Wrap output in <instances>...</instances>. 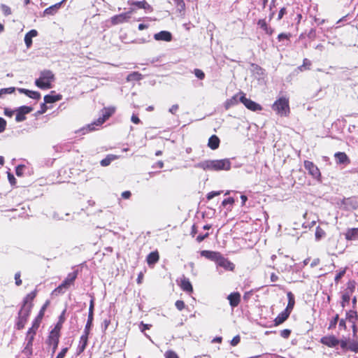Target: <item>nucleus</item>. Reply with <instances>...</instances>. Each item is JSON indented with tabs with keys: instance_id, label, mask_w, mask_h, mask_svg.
<instances>
[{
	"instance_id": "nucleus-1",
	"label": "nucleus",
	"mask_w": 358,
	"mask_h": 358,
	"mask_svg": "<svg viewBox=\"0 0 358 358\" xmlns=\"http://www.w3.org/2000/svg\"><path fill=\"white\" fill-rule=\"evenodd\" d=\"M194 167L204 171H229L231 169V162L228 159L206 160L196 164Z\"/></svg>"
},
{
	"instance_id": "nucleus-2",
	"label": "nucleus",
	"mask_w": 358,
	"mask_h": 358,
	"mask_svg": "<svg viewBox=\"0 0 358 358\" xmlns=\"http://www.w3.org/2000/svg\"><path fill=\"white\" fill-rule=\"evenodd\" d=\"M115 107L104 108L101 110V117H99L96 120L88 124L86 127L82 128L80 131L83 132V134H85L88 131L95 130V126H101L115 113Z\"/></svg>"
},
{
	"instance_id": "nucleus-3",
	"label": "nucleus",
	"mask_w": 358,
	"mask_h": 358,
	"mask_svg": "<svg viewBox=\"0 0 358 358\" xmlns=\"http://www.w3.org/2000/svg\"><path fill=\"white\" fill-rule=\"evenodd\" d=\"M278 115L280 116H288L290 112L289 99L285 96L278 98L271 106Z\"/></svg>"
},
{
	"instance_id": "nucleus-4",
	"label": "nucleus",
	"mask_w": 358,
	"mask_h": 358,
	"mask_svg": "<svg viewBox=\"0 0 358 358\" xmlns=\"http://www.w3.org/2000/svg\"><path fill=\"white\" fill-rule=\"evenodd\" d=\"M54 80V74L49 70L41 72L39 78L35 80V85L42 89L47 90L52 87L51 82Z\"/></svg>"
},
{
	"instance_id": "nucleus-5",
	"label": "nucleus",
	"mask_w": 358,
	"mask_h": 358,
	"mask_svg": "<svg viewBox=\"0 0 358 358\" xmlns=\"http://www.w3.org/2000/svg\"><path fill=\"white\" fill-rule=\"evenodd\" d=\"M33 304H29V306H22L18 313V318L16 323L17 329H22L24 328L27 318L31 310Z\"/></svg>"
},
{
	"instance_id": "nucleus-6",
	"label": "nucleus",
	"mask_w": 358,
	"mask_h": 358,
	"mask_svg": "<svg viewBox=\"0 0 358 358\" xmlns=\"http://www.w3.org/2000/svg\"><path fill=\"white\" fill-rule=\"evenodd\" d=\"M78 273L77 271H73L68 274L66 279L62 282V283L59 285L55 290L54 292L58 294H63L65 291L69 289V287L73 284L75 280L77 278Z\"/></svg>"
},
{
	"instance_id": "nucleus-7",
	"label": "nucleus",
	"mask_w": 358,
	"mask_h": 358,
	"mask_svg": "<svg viewBox=\"0 0 358 358\" xmlns=\"http://www.w3.org/2000/svg\"><path fill=\"white\" fill-rule=\"evenodd\" d=\"M59 338V328L58 325L53 329L48 336V344L52 347V354L53 355L58 346Z\"/></svg>"
},
{
	"instance_id": "nucleus-8",
	"label": "nucleus",
	"mask_w": 358,
	"mask_h": 358,
	"mask_svg": "<svg viewBox=\"0 0 358 358\" xmlns=\"http://www.w3.org/2000/svg\"><path fill=\"white\" fill-rule=\"evenodd\" d=\"M133 12L134 8H131L128 12L114 15L111 17L110 22L114 25L127 22L131 18Z\"/></svg>"
},
{
	"instance_id": "nucleus-9",
	"label": "nucleus",
	"mask_w": 358,
	"mask_h": 358,
	"mask_svg": "<svg viewBox=\"0 0 358 358\" xmlns=\"http://www.w3.org/2000/svg\"><path fill=\"white\" fill-rule=\"evenodd\" d=\"M239 100L240 102H241L248 109L252 111H258L262 109V106L259 103L246 98L244 94H242Z\"/></svg>"
},
{
	"instance_id": "nucleus-10",
	"label": "nucleus",
	"mask_w": 358,
	"mask_h": 358,
	"mask_svg": "<svg viewBox=\"0 0 358 358\" xmlns=\"http://www.w3.org/2000/svg\"><path fill=\"white\" fill-rule=\"evenodd\" d=\"M304 167L308 171V173L312 176L313 178L320 180L321 173L316 165L312 162L306 160L304 162Z\"/></svg>"
},
{
	"instance_id": "nucleus-11",
	"label": "nucleus",
	"mask_w": 358,
	"mask_h": 358,
	"mask_svg": "<svg viewBox=\"0 0 358 358\" xmlns=\"http://www.w3.org/2000/svg\"><path fill=\"white\" fill-rule=\"evenodd\" d=\"M294 266V259L288 256L282 257L278 265L281 271H289Z\"/></svg>"
},
{
	"instance_id": "nucleus-12",
	"label": "nucleus",
	"mask_w": 358,
	"mask_h": 358,
	"mask_svg": "<svg viewBox=\"0 0 358 358\" xmlns=\"http://www.w3.org/2000/svg\"><path fill=\"white\" fill-rule=\"evenodd\" d=\"M33 108L30 106H20L17 110V113L15 116V120L17 122H22L25 120L26 117L25 115L31 113L32 111Z\"/></svg>"
},
{
	"instance_id": "nucleus-13",
	"label": "nucleus",
	"mask_w": 358,
	"mask_h": 358,
	"mask_svg": "<svg viewBox=\"0 0 358 358\" xmlns=\"http://www.w3.org/2000/svg\"><path fill=\"white\" fill-rule=\"evenodd\" d=\"M320 343L329 348H334L338 345L340 341L335 336H327L321 338Z\"/></svg>"
},
{
	"instance_id": "nucleus-14",
	"label": "nucleus",
	"mask_w": 358,
	"mask_h": 358,
	"mask_svg": "<svg viewBox=\"0 0 358 358\" xmlns=\"http://www.w3.org/2000/svg\"><path fill=\"white\" fill-rule=\"evenodd\" d=\"M216 264L217 266L223 267L226 270L233 271L234 268V264L227 259L224 258L222 255L219 257Z\"/></svg>"
},
{
	"instance_id": "nucleus-15",
	"label": "nucleus",
	"mask_w": 358,
	"mask_h": 358,
	"mask_svg": "<svg viewBox=\"0 0 358 358\" xmlns=\"http://www.w3.org/2000/svg\"><path fill=\"white\" fill-rule=\"evenodd\" d=\"M156 41H171L172 40V34L168 31H161L154 35Z\"/></svg>"
},
{
	"instance_id": "nucleus-16",
	"label": "nucleus",
	"mask_w": 358,
	"mask_h": 358,
	"mask_svg": "<svg viewBox=\"0 0 358 358\" xmlns=\"http://www.w3.org/2000/svg\"><path fill=\"white\" fill-rule=\"evenodd\" d=\"M227 299L229 301V304L232 308H235L238 306L241 301V294L238 292L231 293L228 296Z\"/></svg>"
},
{
	"instance_id": "nucleus-17",
	"label": "nucleus",
	"mask_w": 358,
	"mask_h": 358,
	"mask_svg": "<svg viewBox=\"0 0 358 358\" xmlns=\"http://www.w3.org/2000/svg\"><path fill=\"white\" fill-rule=\"evenodd\" d=\"M201 255L217 263L221 254L214 251L203 250L201 252Z\"/></svg>"
},
{
	"instance_id": "nucleus-18",
	"label": "nucleus",
	"mask_w": 358,
	"mask_h": 358,
	"mask_svg": "<svg viewBox=\"0 0 358 358\" xmlns=\"http://www.w3.org/2000/svg\"><path fill=\"white\" fill-rule=\"evenodd\" d=\"M38 35V31L36 29H31L25 34L24 43L26 46L29 48L32 45V38Z\"/></svg>"
},
{
	"instance_id": "nucleus-19",
	"label": "nucleus",
	"mask_w": 358,
	"mask_h": 358,
	"mask_svg": "<svg viewBox=\"0 0 358 358\" xmlns=\"http://www.w3.org/2000/svg\"><path fill=\"white\" fill-rule=\"evenodd\" d=\"M334 157L337 164H347L350 163V159L345 152H336Z\"/></svg>"
},
{
	"instance_id": "nucleus-20",
	"label": "nucleus",
	"mask_w": 358,
	"mask_h": 358,
	"mask_svg": "<svg viewBox=\"0 0 358 358\" xmlns=\"http://www.w3.org/2000/svg\"><path fill=\"white\" fill-rule=\"evenodd\" d=\"M180 286L185 292H192L193 291V287L189 280L185 277L181 278Z\"/></svg>"
},
{
	"instance_id": "nucleus-21",
	"label": "nucleus",
	"mask_w": 358,
	"mask_h": 358,
	"mask_svg": "<svg viewBox=\"0 0 358 358\" xmlns=\"http://www.w3.org/2000/svg\"><path fill=\"white\" fill-rule=\"evenodd\" d=\"M66 0H62L59 3H57L48 8H47L46 9H45L44 10V14L45 15H53L54 14L56 13V12L60 8L62 4L63 3H64Z\"/></svg>"
},
{
	"instance_id": "nucleus-22",
	"label": "nucleus",
	"mask_w": 358,
	"mask_h": 358,
	"mask_svg": "<svg viewBox=\"0 0 358 358\" xmlns=\"http://www.w3.org/2000/svg\"><path fill=\"white\" fill-rule=\"evenodd\" d=\"M129 3L130 5H132V6H136V7H138V8H143L145 9V10H148L150 12L152 11V8L151 7V6L148 3L145 1H133L131 2H129Z\"/></svg>"
},
{
	"instance_id": "nucleus-23",
	"label": "nucleus",
	"mask_w": 358,
	"mask_h": 358,
	"mask_svg": "<svg viewBox=\"0 0 358 358\" xmlns=\"http://www.w3.org/2000/svg\"><path fill=\"white\" fill-rule=\"evenodd\" d=\"M159 259V255L157 251L150 252L147 257V263L149 266H154Z\"/></svg>"
},
{
	"instance_id": "nucleus-24",
	"label": "nucleus",
	"mask_w": 358,
	"mask_h": 358,
	"mask_svg": "<svg viewBox=\"0 0 358 358\" xmlns=\"http://www.w3.org/2000/svg\"><path fill=\"white\" fill-rule=\"evenodd\" d=\"M33 334L26 337L27 344L23 350V352L27 355H31L32 354V345H33Z\"/></svg>"
},
{
	"instance_id": "nucleus-25",
	"label": "nucleus",
	"mask_w": 358,
	"mask_h": 358,
	"mask_svg": "<svg viewBox=\"0 0 358 358\" xmlns=\"http://www.w3.org/2000/svg\"><path fill=\"white\" fill-rule=\"evenodd\" d=\"M289 313L287 312L286 310H283L274 320L275 325L278 326L283 323L289 317Z\"/></svg>"
},
{
	"instance_id": "nucleus-26",
	"label": "nucleus",
	"mask_w": 358,
	"mask_h": 358,
	"mask_svg": "<svg viewBox=\"0 0 358 358\" xmlns=\"http://www.w3.org/2000/svg\"><path fill=\"white\" fill-rule=\"evenodd\" d=\"M347 240H357L358 239V228L348 229L345 234Z\"/></svg>"
},
{
	"instance_id": "nucleus-27",
	"label": "nucleus",
	"mask_w": 358,
	"mask_h": 358,
	"mask_svg": "<svg viewBox=\"0 0 358 358\" xmlns=\"http://www.w3.org/2000/svg\"><path fill=\"white\" fill-rule=\"evenodd\" d=\"M287 299H288V303L287 306V308L285 310L287 312L291 313L292 309L294 308V304H295V299L294 296L291 292H288L287 294Z\"/></svg>"
},
{
	"instance_id": "nucleus-28",
	"label": "nucleus",
	"mask_w": 358,
	"mask_h": 358,
	"mask_svg": "<svg viewBox=\"0 0 358 358\" xmlns=\"http://www.w3.org/2000/svg\"><path fill=\"white\" fill-rule=\"evenodd\" d=\"M220 142L219 138L216 135H213L208 139V145L212 150H215L218 148Z\"/></svg>"
},
{
	"instance_id": "nucleus-29",
	"label": "nucleus",
	"mask_w": 358,
	"mask_h": 358,
	"mask_svg": "<svg viewBox=\"0 0 358 358\" xmlns=\"http://www.w3.org/2000/svg\"><path fill=\"white\" fill-rule=\"evenodd\" d=\"M238 94H236L233 96L231 98L227 99L224 103V107L227 110L230 108L231 107L236 105L240 101Z\"/></svg>"
},
{
	"instance_id": "nucleus-30",
	"label": "nucleus",
	"mask_w": 358,
	"mask_h": 358,
	"mask_svg": "<svg viewBox=\"0 0 358 358\" xmlns=\"http://www.w3.org/2000/svg\"><path fill=\"white\" fill-rule=\"evenodd\" d=\"M62 99V95L60 94H48L44 96V101L47 103H52L58 101Z\"/></svg>"
},
{
	"instance_id": "nucleus-31",
	"label": "nucleus",
	"mask_w": 358,
	"mask_h": 358,
	"mask_svg": "<svg viewBox=\"0 0 358 358\" xmlns=\"http://www.w3.org/2000/svg\"><path fill=\"white\" fill-rule=\"evenodd\" d=\"M346 319L352 324L356 323L358 320L357 311L349 310L346 313Z\"/></svg>"
},
{
	"instance_id": "nucleus-32",
	"label": "nucleus",
	"mask_w": 358,
	"mask_h": 358,
	"mask_svg": "<svg viewBox=\"0 0 358 358\" xmlns=\"http://www.w3.org/2000/svg\"><path fill=\"white\" fill-rule=\"evenodd\" d=\"M36 296V292L33 291L31 293L28 294L26 297L24 299L23 305L22 306H29V304H32L31 301Z\"/></svg>"
},
{
	"instance_id": "nucleus-33",
	"label": "nucleus",
	"mask_w": 358,
	"mask_h": 358,
	"mask_svg": "<svg viewBox=\"0 0 358 358\" xmlns=\"http://www.w3.org/2000/svg\"><path fill=\"white\" fill-rule=\"evenodd\" d=\"M117 159V157L113 155H108L105 159H102L100 162L102 166H108L111 162L114 159Z\"/></svg>"
},
{
	"instance_id": "nucleus-34",
	"label": "nucleus",
	"mask_w": 358,
	"mask_h": 358,
	"mask_svg": "<svg viewBox=\"0 0 358 358\" xmlns=\"http://www.w3.org/2000/svg\"><path fill=\"white\" fill-rule=\"evenodd\" d=\"M48 304H49V301H47L45 302V303L42 306V308H41V309L38 316L34 320V321H38V325L40 324V322H41V320H42V318H43V317L44 315V312H45L47 306H48Z\"/></svg>"
},
{
	"instance_id": "nucleus-35",
	"label": "nucleus",
	"mask_w": 358,
	"mask_h": 358,
	"mask_svg": "<svg viewBox=\"0 0 358 358\" xmlns=\"http://www.w3.org/2000/svg\"><path fill=\"white\" fill-rule=\"evenodd\" d=\"M355 281H349L347 284V288L344 291V293L352 295L355 289Z\"/></svg>"
},
{
	"instance_id": "nucleus-36",
	"label": "nucleus",
	"mask_w": 358,
	"mask_h": 358,
	"mask_svg": "<svg viewBox=\"0 0 358 358\" xmlns=\"http://www.w3.org/2000/svg\"><path fill=\"white\" fill-rule=\"evenodd\" d=\"M39 327V325L38 324V321H34L32 324V327L29 329L27 331V336H31L33 334V338H34V336L36 334V331Z\"/></svg>"
},
{
	"instance_id": "nucleus-37",
	"label": "nucleus",
	"mask_w": 358,
	"mask_h": 358,
	"mask_svg": "<svg viewBox=\"0 0 358 358\" xmlns=\"http://www.w3.org/2000/svg\"><path fill=\"white\" fill-rule=\"evenodd\" d=\"M15 90V88L13 87H8V88H2L0 90V98H3L4 95L12 94Z\"/></svg>"
},
{
	"instance_id": "nucleus-38",
	"label": "nucleus",
	"mask_w": 358,
	"mask_h": 358,
	"mask_svg": "<svg viewBox=\"0 0 358 358\" xmlns=\"http://www.w3.org/2000/svg\"><path fill=\"white\" fill-rule=\"evenodd\" d=\"M93 319L94 316L88 315L87 324L85 325L83 333L90 334V328L92 325Z\"/></svg>"
},
{
	"instance_id": "nucleus-39",
	"label": "nucleus",
	"mask_w": 358,
	"mask_h": 358,
	"mask_svg": "<svg viewBox=\"0 0 358 358\" xmlns=\"http://www.w3.org/2000/svg\"><path fill=\"white\" fill-rule=\"evenodd\" d=\"M175 2V4L177 7L178 10H179L180 13L185 10V3L183 0H173Z\"/></svg>"
},
{
	"instance_id": "nucleus-40",
	"label": "nucleus",
	"mask_w": 358,
	"mask_h": 358,
	"mask_svg": "<svg viewBox=\"0 0 358 358\" xmlns=\"http://www.w3.org/2000/svg\"><path fill=\"white\" fill-rule=\"evenodd\" d=\"M141 75L138 72H133L127 76V80L128 81L138 80L141 79Z\"/></svg>"
},
{
	"instance_id": "nucleus-41",
	"label": "nucleus",
	"mask_w": 358,
	"mask_h": 358,
	"mask_svg": "<svg viewBox=\"0 0 358 358\" xmlns=\"http://www.w3.org/2000/svg\"><path fill=\"white\" fill-rule=\"evenodd\" d=\"M311 65V62L308 59H304L303 61V64L299 67V69L302 71L304 69H309Z\"/></svg>"
},
{
	"instance_id": "nucleus-42",
	"label": "nucleus",
	"mask_w": 358,
	"mask_h": 358,
	"mask_svg": "<svg viewBox=\"0 0 358 358\" xmlns=\"http://www.w3.org/2000/svg\"><path fill=\"white\" fill-rule=\"evenodd\" d=\"M27 96L36 100H38L41 98V94L39 92L31 90H29L28 94H27Z\"/></svg>"
},
{
	"instance_id": "nucleus-43",
	"label": "nucleus",
	"mask_w": 358,
	"mask_h": 358,
	"mask_svg": "<svg viewBox=\"0 0 358 358\" xmlns=\"http://www.w3.org/2000/svg\"><path fill=\"white\" fill-rule=\"evenodd\" d=\"M339 320V316L338 314H336L334 317L333 319L330 321V323H329V329H334L337 324V322Z\"/></svg>"
},
{
	"instance_id": "nucleus-44",
	"label": "nucleus",
	"mask_w": 358,
	"mask_h": 358,
	"mask_svg": "<svg viewBox=\"0 0 358 358\" xmlns=\"http://www.w3.org/2000/svg\"><path fill=\"white\" fill-rule=\"evenodd\" d=\"M89 334L83 333L80 336L79 344L87 346Z\"/></svg>"
},
{
	"instance_id": "nucleus-45",
	"label": "nucleus",
	"mask_w": 358,
	"mask_h": 358,
	"mask_svg": "<svg viewBox=\"0 0 358 358\" xmlns=\"http://www.w3.org/2000/svg\"><path fill=\"white\" fill-rule=\"evenodd\" d=\"M351 295H349L348 294L343 293L342 296V302H341V306L344 308L345 306V304L349 303Z\"/></svg>"
},
{
	"instance_id": "nucleus-46",
	"label": "nucleus",
	"mask_w": 358,
	"mask_h": 358,
	"mask_svg": "<svg viewBox=\"0 0 358 358\" xmlns=\"http://www.w3.org/2000/svg\"><path fill=\"white\" fill-rule=\"evenodd\" d=\"M1 9L5 15H9L11 14V10L10 7L5 4L1 5Z\"/></svg>"
},
{
	"instance_id": "nucleus-47",
	"label": "nucleus",
	"mask_w": 358,
	"mask_h": 358,
	"mask_svg": "<svg viewBox=\"0 0 358 358\" xmlns=\"http://www.w3.org/2000/svg\"><path fill=\"white\" fill-rule=\"evenodd\" d=\"M254 66V71L256 72L257 74L264 76L265 74V71L259 66L258 65H252Z\"/></svg>"
},
{
	"instance_id": "nucleus-48",
	"label": "nucleus",
	"mask_w": 358,
	"mask_h": 358,
	"mask_svg": "<svg viewBox=\"0 0 358 358\" xmlns=\"http://www.w3.org/2000/svg\"><path fill=\"white\" fill-rule=\"evenodd\" d=\"M348 349L352 352H358V343L356 341L351 343L348 345Z\"/></svg>"
},
{
	"instance_id": "nucleus-49",
	"label": "nucleus",
	"mask_w": 358,
	"mask_h": 358,
	"mask_svg": "<svg viewBox=\"0 0 358 358\" xmlns=\"http://www.w3.org/2000/svg\"><path fill=\"white\" fill-rule=\"evenodd\" d=\"M175 306L178 310H182L185 308V304L183 301L178 300L175 303Z\"/></svg>"
},
{
	"instance_id": "nucleus-50",
	"label": "nucleus",
	"mask_w": 358,
	"mask_h": 358,
	"mask_svg": "<svg viewBox=\"0 0 358 358\" xmlns=\"http://www.w3.org/2000/svg\"><path fill=\"white\" fill-rule=\"evenodd\" d=\"M194 75L200 80H203L205 78V74L203 71L198 69H194Z\"/></svg>"
},
{
	"instance_id": "nucleus-51",
	"label": "nucleus",
	"mask_w": 358,
	"mask_h": 358,
	"mask_svg": "<svg viewBox=\"0 0 358 358\" xmlns=\"http://www.w3.org/2000/svg\"><path fill=\"white\" fill-rule=\"evenodd\" d=\"M257 24L258 26H259V27L261 29H262L264 31H265L267 28H268V25H267V23L266 22V20L264 19H261L258 21L257 22Z\"/></svg>"
},
{
	"instance_id": "nucleus-52",
	"label": "nucleus",
	"mask_w": 358,
	"mask_h": 358,
	"mask_svg": "<svg viewBox=\"0 0 358 358\" xmlns=\"http://www.w3.org/2000/svg\"><path fill=\"white\" fill-rule=\"evenodd\" d=\"M220 194H221V191H213V192H209L207 194L206 197H207L208 200H210L213 198H214L215 196L220 195Z\"/></svg>"
},
{
	"instance_id": "nucleus-53",
	"label": "nucleus",
	"mask_w": 358,
	"mask_h": 358,
	"mask_svg": "<svg viewBox=\"0 0 358 358\" xmlns=\"http://www.w3.org/2000/svg\"><path fill=\"white\" fill-rule=\"evenodd\" d=\"M165 357L166 358H179L178 355L172 350L167 351L165 353Z\"/></svg>"
},
{
	"instance_id": "nucleus-54",
	"label": "nucleus",
	"mask_w": 358,
	"mask_h": 358,
	"mask_svg": "<svg viewBox=\"0 0 358 358\" xmlns=\"http://www.w3.org/2000/svg\"><path fill=\"white\" fill-rule=\"evenodd\" d=\"M94 299L92 298L91 300H90V307H89V313H88V315H91V316H94Z\"/></svg>"
},
{
	"instance_id": "nucleus-55",
	"label": "nucleus",
	"mask_w": 358,
	"mask_h": 358,
	"mask_svg": "<svg viewBox=\"0 0 358 358\" xmlns=\"http://www.w3.org/2000/svg\"><path fill=\"white\" fill-rule=\"evenodd\" d=\"M6 127V121L2 118L0 117V133H2L5 131Z\"/></svg>"
},
{
	"instance_id": "nucleus-56",
	"label": "nucleus",
	"mask_w": 358,
	"mask_h": 358,
	"mask_svg": "<svg viewBox=\"0 0 358 358\" xmlns=\"http://www.w3.org/2000/svg\"><path fill=\"white\" fill-rule=\"evenodd\" d=\"M290 334H291V330L287 329H283L280 331V336L285 338H287L290 336Z\"/></svg>"
},
{
	"instance_id": "nucleus-57",
	"label": "nucleus",
	"mask_w": 358,
	"mask_h": 358,
	"mask_svg": "<svg viewBox=\"0 0 358 358\" xmlns=\"http://www.w3.org/2000/svg\"><path fill=\"white\" fill-rule=\"evenodd\" d=\"M110 323V320H109V319H105L103 320L102 325H101V328L103 331H105L108 329Z\"/></svg>"
},
{
	"instance_id": "nucleus-58",
	"label": "nucleus",
	"mask_w": 358,
	"mask_h": 358,
	"mask_svg": "<svg viewBox=\"0 0 358 358\" xmlns=\"http://www.w3.org/2000/svg\"><path fill=\"white\" fill-rule=\"evenodd\" d=\"M241 341V338L239 336H234L232 340L231 341V345L233 346L237 345Z\"/></svg>"
},
{
	"instance_id": "nucleus-59",
	"label": "nucleus",
	"mask_w": 358,
	"mask_h": 358,
	"mask_svg": "<svg viewBox=\"0 0 358 358\" xmlns=\"http://www.w3.org/2000/svg\"><path fill=\"white\" fill-rule=\"evenodd\" d=\"M290 34H285V33H281L278 35V40L280 41H282L283 39H287V40H289V37H290Z\"/></svg>"
},
{
	"instance_id": "nucleus-60",
	"label": "nucleus",
	"mask_w": 358,
	"mask_h": 358,
	"mask_svg": "<svg viewBox=\"0 0 358 358\" xmlns=\"http://www.w3.org/2000/svg\"><path fill=\"white\" fill-rule=\"evenodd\" d=\"M68 351V348H63L61 352L57 355L56 358H64Z\"/></svg>"
},
{
	"instance_id": "nucleus-61",
	"label": "nucleus",
	"mask_w": 358,
	"mask_h": 358,
	"mask_svg": "<svg viewBox=\"0 0 358 358\" xmlns=\"http://www.w3.org/2000/svg\"><path fill=\"white\" fill-rule=\"evenodd\" d=\"M15 284L19 286L22 284V280L20 279V272H17L15 274Z\"/></svg>"
},
{
	"instance_id": "nucleus-62",
	"label": "nucleus",
	"mask_w": 358,
	"mask_h": 358,
	"mask_svg": "<svg viewBox=\"0 0 358 358\" xmlns=\"http://www.w3.org/2000/svg\"><path fill=\"white\" fill-rule=\"evenodd\" d=\"M234 202V199L229 197V198H227V199H225L224 200H223L222 204V206H225L227 204H232Z\"/></svg>"
},
{
	"instance_id": "nucleus-63",
	"label": "nucleus",
	"mask_w": 358,
	"mask_h": 358,
	"mask_svg": "<svg viewBox=\"0 0 358 358\" xmlns=\"http://www.w3.org/2000/svg\"><path fill=\"white\" fill-rule=\"evenodd\" d=\"M345 271H342L341 272H339L338 273H337L335 276V278H334V280L335 282H338L340 279L343 276V275L345 274Z\"/></svg>"
},
{
	"instance_id": "nucleus-64",
	"label": "nucleus",
	"mask_w": 358,
	"mask_h": 358,
	"mask_svg": "<svg viewBox=\"0 0 358 358\" xmlns=\"http://www.w3.org/2000/svg\"><path fill=\"white\" fill-rule=\"evenodd\" d=\"M178 108L179 106L178 104H174L169 108V112L172 114H176V113L178 110Z\"/></svg>"
}]
</instances>
